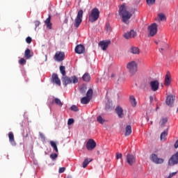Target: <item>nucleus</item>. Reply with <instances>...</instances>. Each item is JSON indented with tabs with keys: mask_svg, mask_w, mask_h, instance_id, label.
I'll return each instance as SVG.
<instances>
[{
	"mask_svg": "<svg viewBox=\"0 0 178 178\" xmlns=\"http://www.w3.org/2000/svg\"><path fill=\"white\" fill-rule=\"evenodd\" d=\"M119 15L122 17L123 23H125V24H129V20L133 16V14L127 10V7L124 5H122L120 7Z\"/></svg>",
	"mask_w": 178,
	"mask_h": 178,
	"instance_id": "1",
	"label": "nucleus"
},
{
	"mask_svg": "<svg viewBox=\"0 0 178 178\" xmlns=\"http://www.w3.org/2000/svg\"><path fill=\"white\" fill-rule=\"evenodd\" d=\"M62 82L63 86L66 87V86L69 84H72V83H73V84H76L79 83V79L76 76H72L71 77L65 76L64 77L62 78Z\"/></svg>",
	"mask_w": 178,
	"mask_h": 178,
	"instance_id": "2",
	"label": "nucleus"
},
{
	"mask_svg": "<svg viewBox=\"0 0 178 178\" xmlns=\"http://www.w3.org/2000/svg\"><path fill=\"white\" fill-rule=\"evenodd\" d=\"M98 19H99V10L95 8L91 10L90 14L88 16V20L90 23H94L97 22Z\"/></svg>",
	"mask_w": 178,
	"mask_h": 178,
	"instance_id": "3",
	"label": "nucleus"
},
{
	"mask_svg": "<svg viewBox=\"0 0 178 178\" xmlns=\"http://www.w3.org/2000/svg\"><path fill=\"white\" fill-rule=\"evenodd\" d=\"M138 66V65L136 63V61H131L127 64V68L128 69V72L130 73L131 76H133L137 73Z\"/></svg>",
	"mask_w": 178,
	"mask_h": 178,
	"instance_id": "4",
	"label": "nucleus"
},
{
	"mask_svg": "<svg viewBox=\"0 0 178 178\" xmlns=\"http://www.w3.org/2000/svg\"><path fill=\"white\" fill-rule=\"evenodd\" d=\"M149 36L154 37L158 33V25L156 23L148 26Z\"/></svg>",
	"mask_w": 178,
	"mask_h": 178,
	"instance_id": "5",
	"label": "nucleus"
},
{
	"mask_svg": "<svg viewBox=\"0 0 178 178\" xmlns=\"http://www.w3.org/2000/svg\"><path fill=\"white\" fill-rule=\"evenodd\" d=\"M83 10H80L78 12L77 16L74 20V26L77 28L80 26L81 24V22H83Z\"/></svg>",
	"mask_w": 178,
	"mask_h": 178,
	"instance_id": "6",
	"label": "nucleus"
},
{
	"mask_svg": "<svg viewBox=\"0 0 178 178\" xmlns=\"http://www.w3.org/2000/svg\"><path fill=\"white\" fill-rule=\"evenodd\" d=\"M177 163H178V152L175 154L172 155L168 161V165L170 166H175V165H177Z\"/></svg>",
	"mask_w": 178,
	"mask_h": 178,
	"instance_id": "7",
	"label": "nucleus"
},
{
	"mask_svg": "<svg viewBox=\"0 0 178 178\" xmlns=\"http://www.w3.org/2000/svg\"><path fill=\"white\" fill-rule=\"evenodd\" d=\"M97 147V143L93 139H90L86 143V148L88 151H92Z\"/></svg>",
	"mask_w": 178,
	"mask_h": 178,
	"instance_id": "8",
	"label": "nucleus"
},
{
	"mask_svg": "<svg viewBox=\"0 0 178 178\" xmlns=\"http://www.w3.org/2000/svg\"><path fill=\"white\" fill-rule=\"evenodd\" d=\"M127 162L130 165V166H133V165L136 163V156L131 154H128L127 155Z\"/></svg>",
	"mask_w": 178,
	"mask_h": 178,
	"instance_id": "9",
	"label": "nucleus"
},
{
	"mask_svg": "<svg viewBox=\"0 0 178 178\" xmlns=\"http://www.w3.org/2000/svg\"><path fill=\"white\" fill-rule=\"evenodd\" d=\"M175 97L173 96V95H168L165 100L166 105L170 107L173 106V104H175Z\"/></svg>",
	"mask_w": 178,
	"mask_h": 178,
	"instance_id": "10",
	"label": "nucleus"
},
{
	"mask_svg": "<svg viewBox=\"0 0 178 178\" xmlns=\"http://www.w3.org/2000/svg\"><path fill=\"white\" fill-rule=\"evenodd\" d=\"M109 44H111V40H102L99 42V46L103 51H106V49H108V47H109Z\"/></svg>",
	"mask_w": 178,
	"mask_h": 178,
	"instance_id": "11",
	"label": "nucleus"
},
{
	"mask_svg": "<svg viewBox=\"0 0 178 178\" xmlns=\"http://www.w3.org/2000/svg\"><path fill=\"white\" fill-rule=\"evenodd\" d=\"M171 83H172V76L170 75V72H167L165 76L164 85L166 86V87H169Z\"/></svg>",
	"mask_w": 178,
	"mask_h": 178,
	"instance_id": "12",
	"label": "nucleus"
},
{
	"mask_svg": "<svg viewBox=\"0 0 178 178\" xmlns=\"http://www.w3.org/2000/svg\"><path fill=\"white\" fill-rule=\"evenodd\" d=\"M150 87L152 91H158L159 90V81L158 80L150 81Z\"/></svg>",
	"mask_w": 178,
	"mask_h": 178,
	"instance_id": "13",
	"label": "nucleus"
},
{
	"mask_svg": "<svg viewBox=\"0 0 178 178\" xmlns=\"http://www.w3.org/2000/svg\"><path fill=\"white\" fill-rule=\"evenodd\" d=\"M151 161L154 163H163V159L158 158V156L155 154H152L151 156Z\"/></svg>",
	"mask_w": 178,
	"mask_h": 178,
	"instance_id": "14",
	"label": "nucleus"
},
{
	"mask_svg": "<svg viewBox=\"0 0 178 178\" xmlns=\"http://www.w3.org/2000/svg\"><path fill=\"white\" fill-rule=\"evenodd\" d=\"M136 35H137V33H136V31H134V30H131L129 32L124 33V38H126V40L134 38Z\"/></svg>",
	"mask_w": 178,
	"mask_h": 178,
	"instance_id": "15",
	"label": "nucleus"
},
{
	"mask_svg": "<svg viewBox=\"0 0 178 178\" xmlns=\"http://www.w3.org/2000/svg\"><path fill=\"white\" fill-rule=\"evenodd\" d=\"M54 58L58 62H62L65 59V53L62 51H58L56 53Z\"/></svg>",
	"mask_w": 178,
	"mask_h": 178,
	"instance_id": "16",
	"label": "nucleus"
},
{
	"mask_svg": "<svg viewBox=\"0 0 178 178\" xmlns=\"http://www.w3.org/2000/svg\"><path fill=\"white\" fill-rule=\"evenodd\" d=\"M85 51H86V48L84 47V45H83V44H78L75 47L76 54H79V55L81 54H83V52Z\"/></svg>",
	"mask_w": 178,
	"mask_h": 178,
	"instance_id": "17",
	"label": "nucleus"
},
{
	"mask_svg": "<svg viewBox=\"0 0 178 178\" xmlns=\"http://www.w3.org/2000/svg\"><path fill=\"white\" fill-rule=\"evenodd\" d=\"M51 81L52 83H55L57 86H60V79H59V76L56 74H53L51 75Z\"/></svg>",
	"mask_w": 178,
	"mask_h": 178,
	"instance_id": "18",
	"label": "nucleus"
},
{
	"mask_svg": "<svg viewBox=\"0 0 178 178\" xmlns=\"http://www.w3.org/2000/svg\"><path fill=\"white\" fill-rule=\"evenodd\" d=\"M118 118H123L124 114H123V108L120 107V106H118L115 109Z\"/></svg>",
	"mask_w": 178,
	"mask_h": 178,
	"instance_id": "19",
	"label": "nucleus"
},
{
	"mask_svg": "<svg viewBox=\"0 0 178 178\" xmlns=\"http://www.w3.org/2000/svg\"><path fill=\"white\" fill-rule=\"evenodd\" d=\"M8 138L11 145L15 147V145H16V142L15 141V135H13V132L8 133Z\"/></svg>",
	"mask_w": 178,
	"mask_h": 178,
	"instance_id": "20",
	"label": "nucleus"
},
{
	"mask_svg": "<svg viewBox=\"0 0 178 178\" xmlns=\"http://www.w3.org/2000/svg\"><path fill=\"white\" fill-rule=\"evenodd\" d=\"M44 23L49 30L52 29V23H51V15H49L47 19L44 21Z\"/></svg>",
	"mask_w": 178,
	"mask_h": 178,
	"instance_id": "21",
	"label": "nucleus"
},
{
	"mask_svg": "<svg viewBox=\"0 0 178 178\" xmlns=\"http://www.w3.org/2000/svg\"><path fill=\"white\" fill-rule=\"evenodd\" d=\"M130 52L134 55H138L140 54V49H138V47H131Z\"/></svg>",
	"mask_w": 178,
	"mask_h": 178,
	"instance_id": "22",
	"label": "nucleus"
},
{
	"mask_svg": "<svg viewBox=\"0 0 178 178\" xmlns=\"http://www.w3.org/2000/svg\"><path fill=\"white\" fill-rule=\"evenodd\" d=\"M54 102H55L56 105H58V106L62 107L63 106V104L62 103V102L58 98H55L54 99H51V103L54 104Z\"/></svg>",
	"mask_w": 178,
	"mask_h": 178,
	"instance_id": "23",
	"label": "nucleus"
},
{
	"mask_svg": "<svg viewBox=\"0 0 178 178\" xmlns=\"http://www.w3.org/2000/svg\"><path fill=\"white\" fill-rule=\"evenodd\" d=\"M91 101V99L89 97H83L81 99V103H82L83 105H87Z\"/></svg>",
	"mask_w": 178,
	"mask_h": 178,
	"instance_id": "24",
	"label": "nucleus"
},
{
	"mask_svg": "<svg viewBox=\"0 0 178 178\" xmlns=\"http://www.w3.org/2000/svg\"><path fill=\"white\" fill-rule=\"evenodd\" d=\"M160 45L161 46V49H159V51L161 52H162V51H165V49H168V48H169V44H168V43L165 42H160L159 43Z\"/></svg>",
	"mask_w": 178,
	"mask_h": 178,
	"instance_id": "25",
	"label": "nucleus"
},
{
	"mask_svg": "<svg viewBox=\"0 0 178 178\" xmlns=\"http://www.w3.org/2000/svg\"><path fill=\"white\" fill-rule=\"evenodd\" d=\"M24 56H25L26 59H30V58H31V56H33L31 55V50H30V49H26L25 50Z\"/></svg>",
	"mask_w": 178,
	"mask_h": 178,
	"instance_id": "26",
	"label": "nucleus"
},
{
	"mask_svg": "<svg viewBox=\"0 0 178 178\" xmlns=\"http://www.w3.org/2000/svg\"><path fill=\"white\" fill-rule=\"evenodd\" d=\"M125 130H126V131H125L124 136L126 137H127V136H130V134H131V126H130V125L127 126L125 128Z\"/></svg>",
	"mask_w": 178,
	"mask_h": 178,
	"instance_id": "27",
	"label": "nucleus"
},
{
	"mask_svg": "<svg viewBox=\"0 0 178 178\" xmlns=\"http://www.w3.org/2000/svg\"><path fill=\"white\" fill-rule=\"evenodd\" d=\"M82 79H83V81L88 83V81H90V80H91V76L89 75L88 73H86L82 76Z\"/></svg>",
	"mask_w": 178,
	"mask_h": 178,
	"instance_id": "28",
	"label": "nucleus"
},
{
	"mask_svg": "<svg viewBox=\"0 0 178 178\" xmlns=\"http://www.w3.org/2000/svg\"><path fill=\"white\" fill-rule=\"evenodd\" d=\"M129 101H130L132 106H137V102L136 101V98H134V96H130L129 97Z\"/></svg>",
	"mask_w": 178,
	"mask_h": 178,
	"instance_id": "29",
	"label": "nucleus"
},
{
	"mask_svg": "<svg viewBox=\"0 0 178 178\" xmlns=\"http://www.w3.org/2000/svg\"><path fill=\"white\" fill-rule=\"evenodd\" d=\"M168 136V131H164L161 133L160 138L161 141H165L166 140V136Z\"/></svg>",
	"mask_w": 178,
	"mask_h": 178,
	"instance_id": "30",
	"label": "nucleus"
},
{
	"mask_svg": "<svg viewBox=\"0 0 178 178\" xmlns=\"http://www.w3.org/2000/svg\"><path fill=\"white\" fill-rule=\"evenodd\" d=\"M60 72L61 74L65 77L66 76V67L63 65L60 66Z\"/></svg>",
	"mask_w": 178,
	"mask_h": 178,
	"instance_id": "31",
	"label": "nucleus"
},
{
	"mask_svg": "<svg viewBox=\"0 0 178 178\" xmlns=\"http://www.w3.org/2000/svg\"><path fill=\"white\" fill-rule=\"evenodd\" d=\"M160 126L161 127H163L166 123H168V118H163L160 121Z\"/></svg>",
	"mask_w": 178,
	"mask_h": 178,
	"instance_id": "32",
	"label": "nucleus"
},
{
	"mask_svg": "<svg viewBox=\"0 0 178 178\" xmlns=\"http://www.w3.org/2000/svg\"><path fill=\"white\" fill-rule=\"evenodd\" d=\"M50 145L54 148L55 152H58V146L56 145V143H55L54 140H51Z\"/></svg>",
	"mask_w": 178,
	"mask_h": 178,
	"instance_id": "33",
	"label": "nucleus"
},
{
	"mask_svg": "<svg viewBox=\"0 0 178 178\" xmlns=\"http://www.w3.org/2000/svg\"><path fill=\"white\" fill-rule=\"evenodd\" d=\"M92 159H90L89 161L88 159H86L83 162V168H87V166L88 165V163H90V162H92Z\"/></svg>",
	"mask_w": 178,
	"mask_h": 178,
	"instance_id": "34",
	"label": "nucleus"
},
{
	"mask_svg": "<svg viewBox=\"0 0 178 178\" xmlns=\"http://www.w3.org/2000/svg\"><path fill=\"white\" fill-rule=\"evenodd\" d=\"M92 94H93V91L92 89H89L86 93V97L88 98H90L91 99V98H92Z\"/></svg>",
	"mask_w": 178,
	"mask_h": 178,
	"instance_id": "35",
	"label": "nucleus"
},
{
	"mask_svg": "<svg viewBox=\"0 0 178 178\" xmlns=\"http://www.w3.org/2000/svg\"><path fill=\"white\" fill-rule=\"evenodd\" d=\"M97 120L99 123H100V124H104V123H105V120H104L101 115H99L97 118Z\"/></svg>",
	"mask_w": 178,
	"mask_h": 178,
	"instance_id": "36",
	"label": "nucleus"
},
{
	"mask_svg": "<svg viewBox=\"0 0 178 178\" xmlns=\"http://www.w3.org/2000/svg\"><path fill=\"white\" fill-rule=\"evenodd\" d=\"M155 1L156 0H146V3L149 6H152V5H155Z\"/></svg>",
	"mask_w": 178,
	"mask_h": 178,
	"instance_id": "37",
	"label": "nucleus"
},
{
	"mask_svg": "<svg viewBox=\"0 0 178 178\" xmlns=\"http://www.w3.org/2000/svg\"><path fill=\"white\" fill-rule=\"evenodd\" d=\"M158 16L160 20H161V22H163V20H166V17L165 16L164 14L160 13L158 15Z\"/></svg>",
	"mask_w": 178,
	"mask_h": 178,
	"instance_id": "38",
	"label": "nucleus"
},
{
	"mask_svg": "<svg viewBox=\"0 0 178 178\" xmlns=\"http://www.w3.org/2000/svg\"><path fill=\"white\" fill-rule=\"evenodd\" d=\"M26 59H24V58H22L19 60V65H21L22 66H24V65H26Z\"/></svg>",
	"mask_w": 178,
	"mask_h": 178,
	"instance_id": "39",
	"label": "nucleus"
},
{
	"mask_svg": "<svg viewBox=\"0 0 178 178\" xmlns=\"http://www.w3.org/2000/svg\"><path fill=\"white\" fill-rule=\"evenodd\" d=\"M71 111H73L74 112H79V107H77L76 105H72L70 108Z\"/></svg>",
	"mask_w": 178,
	"mask_h": 178,
	"instance_id": "40",
	"label": "nucleus"
},
{
	"mask_svg": "<svg viewBox=\"0 0 178 178\" xmlns=\"http://www.w3.org/2000/svg\"><path fill=\"white\" fill-rule=\"evenodd\" d=\"M50 158H51V159H53V161L56 159V158H58V154H56V153L51 154L50 155Z\"/></svg>",
	"mask_w": 178,
	"mask_h": 178,
	"instance_id": "41",
	"label": "nucleus"
},
{
	"mask_svg": "<svg viewBox=\"0 0 178 178\" xmlns=\"http://www.w3.org/2000/svg\"><path fill=\"white\" fill-rule=\"evenodd\" d=\"M106 27L107 33H111V31H112V27H111V26L108 24H106Z\"/></svg>",
	"mask_w": 178,
	"mask_h": 178,
	"instance_id": "42",
	"label": "nucleus"
},
{
	"mask_svg": "<svg viewBox=\"0 0 178 178\" xmlns=\"http://www.w3.org/2000/svg\"><path fill=\"white\" fill-rule=\"evenodd\" d=\"M73 123H74V120L73 118H70L67 121L68 126H71Z\"/></svg>",
	"mask_w": 178,
	"mask_h": 178,
	"instance_id": "43",
	"label": "nucleus"
},
{
	"mask_svg": "<svg viewBox=\"0 0 178 178\" xmlns=\"http://www.w3.org/2000/svg\"><path fill=\"white\" fill-rule=\"evenodd\" d=\"M26 41L27 44H31V41H33V40L31 39V38L30 36H28L26 38Z\"/></svg>",
	"mask_w": 178,
	"mask_h": 178,
	"instance_id": "44",
	"label": "nucleus"
},
{
	"mask_svg": "<svg viewBox=\"0 0 178 178\" xmlns=\"http://www.w3.org/2000/svg\"><path fill=\"white\" fill-rule=\"evenodd\" d=\"M123 156V155L120 153H116V159H122V157Z\"/></svg>",
	"mask_w": 178,
	"mask_h": 178,
	"instance_id": "45",
	"label": "nucleus"
},
{
	"mask_svg": "<svg viewBox=\"0 0 178 178\" xmlns=\"http://www.w3.org/2000/svg\"><path fill=\"white\" fill-rule=\"evenodd\" d=\"M65 170H66V168L64 167L60 168L58 170L59 173H63V172H65Z\"/></svg>",
	"mask_w": 178,
	"mask_h": 178,
	"instance_id": "46",
	"label": "nucleus"
},
{
	"mask_svg": "<svg viewBox=\"0 0 178 178\" xmlns=\"http://www.w3.org/2000/svg\"><path fill=\"white\" fill-rule=\"evenodd\" d=\"M40 137L42 140H44V141H45V135H44L42 133H40Z\"/></svg>",
	"mask_w": 178,
	"mask_h": 178,
	"instance_id": "47",
	"label": "nucleus"
},
{
	"mask_svg": "<svg viewBox=\"0 0 178 178\" xmlns=\"http://www.w3.org/2000/svg\"><path fill=\"white\" fill-rule=\"evenodd\" d=\"M176 173L177 172H172L171 174H170V175L168 176V178H171V177H173V176H175Z\"/></svg>",
	"mask_w": 178,
	"mask_h": 178,
	"instance_id": "48",
	"label": "nucleus"
},
{
	"mask_svg": "<svg viewBox=\"0 0 178 178\" xmlns=\"http://www.w3.org/2000/svg\"><path fill=\"white\" fill-rule=\"evenodd\" d=\"M35 27H38V26H40V21H36L35 22Z\"/></svg>",
	"mask_w": 178,
	"mask_h": 178,
	"instance_id": "49",
	"label": "nucleus"
},
{
	"mask_svg": "<svg viewBox=\"0 0 178 178\" xmlns=\"http://www.w3.org/2000/svg\"><path fill=\"white\" fill-rule=\"evenodd\" d=\"M149 101L152 104V102H154V97L153 96H150L149 97Z\"/></svg>",
	"mask_w": 178,
	"mask_h": 178,
	"instance_id": "50",
	"label": "nucleus"
},
{
	"mask_svg": "<svg viewBox=\"0 0 178 178\" xmlns=\"http://www.w3.org/2000/svg\"><path fill=\"white\" fill-rule=\"evenodd\" d=\"M175 148H178V140L175 143Z\"/></svg>",
	"mask_w": 178,
	"mask_h": 178,
	"instance_id": "51",
	"label": "nucleus"
},
{
	"mask_svg": "<svg viewBox=\"0 0 178 178\" xmlns=\"http://www.w3.org/2000/svg\"><path fill=\"white\" fill-rule=\"evenodd\" d=\"M115 76H116V74H111V77H112V79H113V77H115Z\"/></svg>",
	"mask_w": 178,
	"mask_h": 178,
	"instance_id": "52",
	"label": "nucleus"
},
{
	"mask_svg": "<svg viewBox=\"0 0 178 178\" xmlns=\"http://www.w3.org/2000/svg\"><path fill=\"white\" fill-rule=\"evenodd\" d=\"M106 109H109V106H108V105L106 106Z\"/></svg>",
	"mask_w": 178,
	"mask_h": 178,
	"instance_id": "53",
	"label": "nucleus"
},
{
	"mask_svg": "<svg viewBox=\"0 0 178 178\" xmlns=\"http://www.w3.org/2000/svg\"><path fill=\"white\" fill-rule=\"evenodd\" d=\"M156 42V44H159V42Z\"/></svg>",
	"mask_w": 178,
	"mask_h": 178,
	"instance_id": "54",
	"label": "nucleus"
},
{
	"mask_svg": "<svg viewBox=\"0 0 178 178\" xmlns=\"http://www.w3.org/2000/svg\"><path fill=\"white\" fill-rule=\"evenodd\" d=\"M151 124H152V122H151Z\"/></svg>",
	"mask_w": 178,
	"mask_h": 178,
	"instance_id": "55",
	"label": "nucleus"
}]
</instances>
